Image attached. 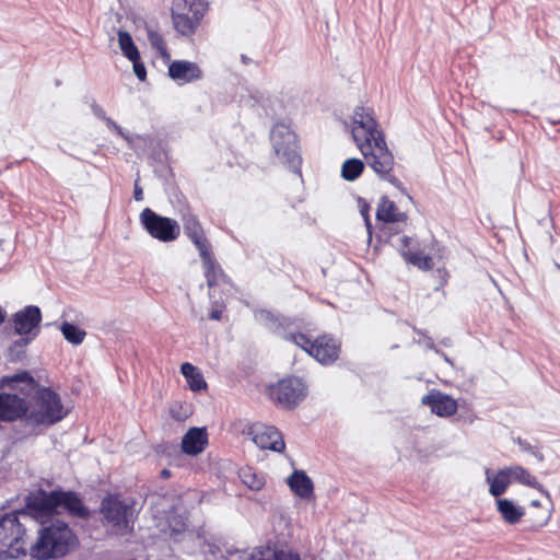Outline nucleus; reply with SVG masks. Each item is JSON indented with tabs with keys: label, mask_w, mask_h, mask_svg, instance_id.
<instances>
[{
	"label": "nucleus",
	"mask_w": 560,
	"mask_h": 560,
	"mask_svg": "<svg viewBox=\"0 0 560 560\" xmlns=\"http://www.w3.org/2000/svg\"><path fill=\"white\" fill-rule=\"evenodd\" d=\"M133 197L137 201L143 200V190L139 186L138 179L135 183V190H133Z\"/></svg>",
	"instance_id": "44"
},
{
	"label": "nucleus",
	"mask_w": 560,
	"mask_h": 560,
	"mask_svg": "<svg viewBox=\"0 0 560 560\" xmlns=\"http://www.w3.org/2000/svg\"><path fill=\"white\" fill-rule=\"evenodd\" d=\"M306 385L295 376L278 381L268 387L269 398L284 409H294L306 397Z\"/></svg>",
	"instance_id": "7"
},
{
	"label": "nucleus",
	"mask_w": 560,
	"mask_h": 560,
	"mask_svg": "<svg viewBox=\"0 0 560 560\" xmlns=\"http://www.w3.org/2000/svg\"><path fill=\"white\" fill-rule=\"evenodd\" d=\"M528 522L533 529L544 527L551 517V512L547 506H544L539 501L533 500L529 504V510L526 512Z\"/></svg>",
	"instance_id": "25"
},
{
	"label": "nucleus",
	"mask_w": 560,
	"mask_h": 560,
	"mask_svg": "<svg viewBox=\"0 0 560 560\" xmlns=\"http://www.w3.org/2000/svg\"><path fill=\"white\" fill-rule=\"evenodd\" d=\"M101 513L107 524L117 528H127L132 517V503L126 502L120 494H108L101 502Z\"/></svg>",
	"instance_id": "8"
},
{
	"label": "nucleus",
	"mask_w": 560,
	"mask_h": 560,
	"mask_svg": "<svg viewBox=\"0 0 560 560\" xmlns=\"http://www.w3.org/2000/svg\"><path fill=\"white\" fill-rule=\"evenodd\" d=\"M60 490L40 491L27 502V508L40 516H50L60 508Z\"/></svg>",
	"instance_id": "15"
},
{
	"label": "nucleus",
	"mask_w": 560,
	"mask_h": 560,
	"mask_svg": "<svg viewBox=\"0 0 560 560\" xmlns=\"http://www.w3.org/2000/svg\"><path fill=\"white\" fill-rule=\"evenodd\" d=\"M168 75L180 83H189L201 79L202 71L195 62L176 60L168 66Z\"/></svg>",
	"instance_id": "18"
},
{
	"label": "nucleus",
	"mask_w": 560,
	"mask_h": 560,
	"mask_svg": "<svg viewBox=\"0 0 560 560\" xmlns=\"http://www.w3.org/2000/svg\"><path fill=\"white\" fill-rule=\"evenodd\" d=\"M0 387H8L20 397L32 399L42 386L27 371H23L13 375H5L0 378Z\"/></svg>",
	"instance_id": "11"
},
{
	"label": "nucleus",
	"mask_w": 560,
	"mask_h": 560,
	"mask_svg": "<svg viewBox=\"0 0 560 560\" xmlns=\"http://www.w3.org/2000/svg\"><path fill=\"white\" fill-rule=\"evenodd\" d=\"M341 354V341L329 334L317 336L311 346L310 357L322 365H332Z\"/></svg>",
	"instance_id": "9"
},
{
	"label": "nucleus",
	"mask_w": 560,
	"mask_h": 560,
	"mask_svg": "<svg viewBox=\"0 0 560 560\" xmlns=\"http://www.w3.org/2000/svg\"><path fill=\"white\" fill-rule=\"evenodd\" d=\"M105 122H106V126L110 130L115 131L117 135H119L121 137H125L122 128L116 121H114L112 118H109V117L106 118Z\"/></svg>",
	"instance_id": "41"
},
{
	"label": "nucleus",
	"mask_w": 560,
	"mask_h": 560,
	"mask_svg": "<svg viewBox=\"0 0 560 560\" xmlns=\"http://www.w3.org/2000/svg\"><path fill=\"white\" fill-rule=\"evenodd\" d=\"M370 210H371V207L366 201H362L360 203V212H361L362 217L364 218L368 226L371 225L370 224Z\"/></svg>",
	"instance_id": "40"
},
{
	"label": "nucleus",
	"mask_w": 560,
	"mask_h": 560,
	"mask_svg": "<svg viewBox=\"0 0 560 560\" xmlns=\"http://www.w3.org/2000/svg\"><path fill=\"white\" fill-rule=\"evenodd\" d=\"M351 133L365 163L376 176L397 188L411 200L412 197L408 195L397 174L399 166L396 164L394 154L386 143L385 135L378 127L371 108L363 106L355 108L352 117Z\"/></svg>",
	"instance_id": "2"
},
{
	"label": "nucleus",
	"mask_w": 560,
	"mask_h": 560,
	"mask_svg": "<svg viewBox=\"0 0 560 560\" xmlns=\"http://www.w3.org/2000/svg\"><path fill=\"white\" fill-rule=\"evenodd\" d=\"M412 242H413V240L407 235H402L398 238L397 247H398V250H399L401 257H402V253L413 252L411 249Z\"/></svg>",
	"instance_id": "37"
},
{
	"label": "nucleus",
	"mask_w": 560,
	"mask_h": 560,
	"mask_svg": "<svg viewBox=\"0 0 560 560\" xmlns=\"http://www.w3.org/2000/svg\"><path fill=\"white\" fill-rule=\"evenodd\" d=\"M60 330H61L65 339L72 345L82 343L86 336L85 330H83L68 322H63L61 324Z\"/></svg>",
	"instance_id": "32"
},
{
	"label": "nucleus",
	"mask_w": 560,
	"mask_h": 560,
	"mask_svg": "<svg viewBox=\"0 0 560 560\" xmlns=\"http://www.w3.org/2000/svg\"><path fill=\"white\" fill-rule=\"evenodd\" d=\"M25 422L33 427H50L68 415L60 395L50 387H43L27 401Z\"/></svg>",
	"instance_id": "3"
},
{
	"label": "nucleus",
	"mask_w": 560,
	"mask_h": 560,
	"mask_svg": "<svg viewBox=\"0 0 560 560\" xmlns=\"http://www.w3.org/2000/svg\"><path fill=\"white\" fill-rule=\"evenodd\" d=\"M402 259L421 271H429L433 268L432 257L420 249L402 253Z\"/></svg>",
	"instance_id": "28"
},
{
	"label": "nucleus",
	"mask_w": 560,
	"mask_h": 560,
	"mask_svg": "<svg viewBox=\"0 0 560 560\" xmlns=\"http://www.w3.org/2000/svg\"><path fill=\"white\" fill-rule=\"evenodd\" d=\"M270 141L275 154L293 172H300L302 158L296 133L289 125L277 122L270 132Z\"/></svg>",
	"instance_id": "4"
},
{
	"label": "nucleus",
	"mask_w": 560,
	"mask_h": 560,
	"mask_svg": "<svg viewBox=\"0 0 560 560\" xmlns=\"http://www.w3.org/2000/svg\"><path fill=\"white\" fill-rule=\"evenodd\" d=\"M205 269V277L208 287L212 288L222 282H228L229 278L220 264L215 260L211 247L198 252Z\"/></svg>",
	"instance_id": "16"
},
{
	"label": "nucleus",
	"mask_w": 560,
	"mask_h": 560,
	"mask_svg": "<svg viewBox=\"0 0 560 560\" xmlns=\"http://www.w3.org/2000/svg\"><path fill=\"white\" fill-rule=\"evenodd\" d=\"M148 39L151 46L156 50L164 51L166 49L165 40L158 31L148 30Z\"/></svg>",
	"instance_id": "35"
},
{
	"label": "nucleus",
	"mask_w": 560,
	"mask_h": 560,
	"mask_svg": "<svg viewBox=\"0 0 560 560\" xmlns=\"http://www.w3.org/2000/svg\"><path fill=\"white\" fill-rule=\"evenodd\" d=\"M27 342H28L27 339H20L13 343L10 351L13 352L16 349L19 352H24V349H25Z\"/></svg>",
	"instance_id": "43"
},
{
	"label": "nucleus",
	"mask_w": 560,
	"mask_h": 560,
	"mask_svg": "<svg viewBox=\"0 0 560 560\" xmlns=\"http://www.w3.org/2000/svg\"><path fill=\"white\" fill-rule=\"evenodd\" d=\"M161 475H162V477L167 478V477H170V476H171V472H170V470H167V469H163V470H162V472H161Z\"/></svg>",
	"instance_id": "46"
},
{
	"label": "nucleus",
	"mask_w": 560,
	"mask_h": 560,
	"mask_svg": "<svg viewBox=\"0 0 560 560\" xmlns=\"http://www.w3.org/2000/svg\"><path fill=\"white\" fill-rule=\"evenodd\" d=\"M91 108H92L93 114H94L97 118H100V119H102V120H104V121L106 120V118H108V117L106 116V113H105V110L103 109V107H102V106H100L98 104L93 103V104L91 105Z\"/></svg>",
	"instance_id": "42"
},
{
	"label": "nucleus",
	"mask_w": 560,
	"mask_h": 560,
	"mask_svg": "<svg viewBox=\"0 0 560 560\" xmlns=\"http://www.w3.org/2000/svg\"><path fill=\"white\" fill-rule=\"evenodd\" d=\"M497 510L502 520L510 525L518 524L526 514L524 508L515 505L513 501L509 499L499 498L497 500Z\"/></svg>",
	"instance_id": "23"
},
{
	"label": "nucleus",
	"mask_w": 560,
	"mask_h": 560,
	"mask_svg": "<svg viewBox=\"0 0 560 560\" xmlns=\"http://www.w3.org/2000/svg\"><path fill=\"white\" fill-rule=\"evenodd\" d=\"M60 508H63L70 515L79 518H88L90 510L84 505L81 498L72 491L60 490Z\"/></svg>",
	"instance_id": "22"
},
{
	"label": "nucleus",
	"mask_w": 560,
	"mask_h": 560,
	"mask_svg": "<svg viewBox=\"0 0 560 560\" xmlns=\"http://www.w3.org/2000/svg\"><path fill=\"white\" fill-rule=\"evenodd\" d=\"M5 320V313L3 312V310L0 307V325L3 324Z\"/></svg>",
	"instance_id": "45"
},
{
	"label": "nucleus",
	"mask_w": 560,
	"mask_h": 560,
	"mask_svg": "<svg viewBox=\"0 0 560 560\" xmlns=\"http://www.w3.org/2000/svg\"><path fill=\"white\" fill-rule=\"evenodd\" d=\"M288 485L291 491L302 499L314 497V483L304 470H294L288 478Z\"/></svg>",
	"instance_id": "21"
},
{
	"label": "nucleus",
	"mask_w": 560,
	"mask_h": 560,
	"mask_svg": "<svg viewBox=\"0 0 560 560\" xmlns=\"http://www.w3.org/2000/svg\"><path fill=\"white\" fill-rule=\"evenodd\" d=\"M248 434L252 435L253 442L261 450L282 453L285 448L282 433L273 425L255 423L249 427Z\"/></svg>",
	"instance_id": "10"
},
{
	"label": "nucleus",
	"mask_w": 560,
	"mask_h": 560,
	"mask_svg": "<svg viewBox=\"0 0 560 560\" xmlns=\"http://www.w3.org/2000/svg\"><path fill=\"white\" fill-rule=\"evenodd\" d=\"M376 219L385 223L406 222L408 215L387 196H382L376 208Z\"/></svg>",
	"instance_id": "20"
},
{
	"label": "nucleus",
	"mask_w": 560,
	"mask_h": 560,
	"mask_svg": "<svg viewBox=\"0 0 560 560\" xmlns=\"http://www.w3.org/2000/svg\"><path fill=\"white\" fill-rule=\"evenodd\" d=\"M180 372L186 378L189 388L199 392L207 387V383L199 370L189 362H185L180 366Z\"/></svg>",
	"instance_id": "27"
},
{
	"label": "nucleus",
	"mask_w": 560,
	"mask_h": 560,
	"mask_svg": "<svg viewBox=\"0 0 560 560\" xmlns=\"http://www.w3.org/2000/svg\"><path fill=\"white\" fill-rule=\"evenodd\" d=\"M487 481L489 482V493L494 498L501 497L512 483L506 467L499 469L495 476L490 475V469L486 470Z\"/></svg>",
	"instance_id": "24"
},
{
	"label": "nucleus",
	"mask_w": 560,
	"mask_h": 560,
	"mask_svg": "<svg viewBox=\"0 0 560 560\" xmlns=\"http://www.w3.org/2000/svg\"><path fill=\"white\" fill-rule=\"evenodd\" d=\"M27 411V400L18 394L0 392V422H14L25 419Z\"/></svg>",
	"instance_id": "12"
},
{
	"label": "nucleus",
	"mask_w": 560,
	"mask_h": 560,
	"mask_svg": "<svg viewBox=\"0 0 560 560\" xmlns=\"http://www.w3.org/2000/svg\"><path fill=\"white\" fill-rule=\"evenodd\" d=\"M208 444V434L203 428H190L182 440V450L187 455H198Z\"/></svg>",
	"instance_id": "19"
},
{
	"label": "nucleus",
	"mask_w": 560,
	"mask_h": 560,
	"mask_svg": "<svg viewBox=\"0 0 560 560\" xmlns=\"http://www.w3.org/2000/svg\"><path fill=\"white\" fill-rule=\"evenodd\" d=\"M240 477L244 485H246L250 490L258 491L264 488L265 479L261 476H258L252 468H244L240 472Z\"/></svg>",
	"instance_id": "34"
},
{
	"label": "nucleus",
	"mask_w": 560,
	"mask_h": 560,
	"mask_svg": "<svg viewBox=\"0 0 560 560\" xmlns=\"http://www.w3.org/2000/svg\"><path fill=\"white\" fill-rule=\"evenodd\" d=\"M130 61L132 62L133 72L137 75V78L140 81H144L147 78V70L143 62L141 61V57L137 59H131Z\"/></svg>",
	"instance_id": "36"
},
{
	"label": "nucleus",
	"mask_w": 560,
	"mask_h": 560,
	"mask_svg": "<svg viewBox=\"0 0 560 560\" xmlns=\"http://www.w3.org/2000/svg\"><path fill=\"white\" fill-rule=\"evenodd\" d=\"M273 560H301V557L299 553L280 550L275 552Z\"/></svg>",
	"instance_id": "38"
},
{
	"label": "nucleus",
	"mask_w": 560,
	"mask_h": 560,
	"mask_svg": "<svg viewBox=\"0 0 560 560\" xmlns=\"http://www.w3.org/2000/svg\"><path fill=\"white\" fill-rule=\"evenodd\" d=\"M365 163L360 159H348L341 166V176L348 182H353L362 175Z\"/></svg>",
	"instance_id": "29"
},
{
	"label": "nucleus",
	"mask_w": 560,
	"mask_h": 560,
	"mask_svg": "<svg viewBox=\"0 0 560 560\" xmlns=\"http://www.w3.org/2000/svg\"><path fill=\"white\" fill-rule=\"evenodd\" d=\"M511 481H516L521 485L542 490V486L538 482L537 478L532 476L530 472L520 465L506 467Z\"/></svg>",
	"instance_id": "26"
},
{
	"label": "nucleus",
	"mask_w": 560,
	"mask_h": 560,
	"mask_svg": "<svg viewBox=\"0 0 560 560\" xmlns=\"http://www.w3.org/2000/svg\"><path fill=\"white\" fill-rule=\"evenodd\" d=\"M21 516L28 517L27 513L21 511L0 515L1 559H19L30 550L33 558L48 560L66 556L78 545V538L68 524L56 521L44 527L36 542L28 548L26 528Z\"/></svg>",
	"instance_id": "1"
},
{
	"label": "nucleus",
	"mask_w": 560,
	"mask_h": 560,
	"mask_svg": "<svg viewBox=\"0 0 560 560\" xmlns=\"http://www.w3.org/2000/svg\"><path fill=\"white\" fill-rule=\"evenodd\" d=\"M431 279L433 281V291L442 292L445 295V287L448 284L451 279V272L445 266L438 267L432 273Z\"/></svg>",
	"instance_id": "33"
},
{
	"label": "nucleus",
	"mask_w": 560,
	"mask_h": 560,
	"mask_svg": "<svg viewBox=\"0 0 560 560\" xmlns=\"http://www.w3.org/2000/svg\"><path fill=\"white\" fill-rule=\"evenodd\" d=\"M282 339L298 346L310 355L311 346H313L314 340L308 335L302 331H285L282 335Z\"/></svg>",
	"instance_id": "31"
},
{
	"label": "nucleus",
	"mask_w": 560,
	"mask_h": 560,
	"mask_svg": "<svg viewBox=\"0 0 560 560\" xmlns=\"http://www.w3.org/2000/svg\"><path fill=\"white\" fill-rule=\"evenodd\" d=\"M225 310L224 304L214 303L213 307L209 314V318L212 320H221L223 317V312Z\"/></svg>",
	"instance_id": "39"
},
{
	"label": "nucleus",
	"mask_w": 560,
	"mask_h": 560,
	"mask_svg": "<svg viewBox=\"0 0 560 560\" xmlns=\"http://www.w3.org/2000/svg\"><path fill=\"white\" fill-rule=\"evenodd\" d=\"M118 43L122 54L129 59L140 58V52L135 45L131 35L126 31L118 32Z\"/></svg>",
	"instance_id": "30"
},
{
	"label": "nucleus",
	"mask_w": 560,
	"mask_h": 560,
	"mask_svg": "<svg viewBox=\"0 0 560 560\" xmlns=\"http://www.w3.org/2000/svg\"><path fill=\"white\" fill-rule=\"evenodd\" d=\"M421 402L422 405L430 407L431 412L441 418L452 417L458 409V402L456 399L435 389L430 390L429 394L423 396Z\"/></svg>",
	"instance_id": "13"
},
{
	"label": "nucleus",
	"mask_w": 560,
	"mask_h": 560,
	"mask_svg": "<svg viewBox=\"0 0 560 560\" xmlns=\"http://www.w3.org/2000/svg\"><path fill=\"white\" fill-rule=\"evenodd\" d=\"M182 221L185 235L191 241L198 252L211 247L197 215L192 213L185 214L183 215Z\"/></svg>",
	"instance_id": "17"
},
{
	"label": "nucleus",
	"mask_w": 560,
	"mask_h": 560,
	"mask_svg": "<svg viewBox=\"0 0 560 560\" xmlns=\"http://www.w3.org/2000/svg\"><path fill=\"white\" fill-rule=\"evenodd\" d=\"M139 219L147 233L162 243H172L180 235V225L175 219L163 217L151 208H144Z\"/></svg>",
	"instance_id": "6"
},
{
	"label": "nucleus",
	"mask_w": 560,
	"mask_h": 560,
	"mask_svg": "<svg viewBox=\"0 0 560 560\" xmlns=\"http://www.w3.org/2000/svg\"><path fill=\"white\" fill-rule=\"evenodd\" d=\"M522 445V447L526 451H529L532 448V446L528 444V443H520Z\"/></svg>",
	"instance_id": "47"
},
{
	"label": "nucleus",
	"mask_w": 560,
	"mask_h": 560,
	"mask_svg": "<svg viewBox=\"0 0 560 560\" xmlns=\"http://www.w3.org/2000/svg\"><path fill=\"white\" fill-rule=\"evenodd\" d=\"M206 11L207 4L201 0H173L171 16L175 31L183 36H191Z\"/></svg>",
	"instance_id": "5"
},
{
	"label": "nucleus",
	"mask_w": 560,
	"mask_h": 560,
	"mask_svg": "<svg viewBox=\"0 0 560 560\" xmlns=\"http://www.w3.org/2000/svg\"><path fill=\"white\" fill-rule=\"evenodd\" d=\"M42 322L40 308L36 305H27L16 312L12 317L14 330L18 335L24 336L31 334L39 327Z\"/></svg>",
	"instance_id": "14"
}]
</instances>
